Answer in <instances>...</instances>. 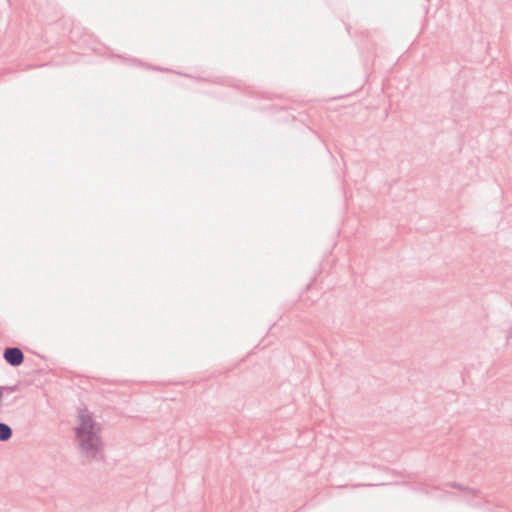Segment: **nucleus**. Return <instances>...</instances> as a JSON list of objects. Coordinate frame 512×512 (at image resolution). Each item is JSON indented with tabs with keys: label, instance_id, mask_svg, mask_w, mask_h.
<instances>
[{
	"label": "nucleus",
	"instance_id": "obj_1",
	"mask_svg": "<svg viewBox=\"0 0 512 512\" xmlns=\"http://www.w3.org/2000/svg\"><path fill=\"white\" fill-rule=\"evenodd\" d=\"M102 427L86 408L78 410V425L75 437L80 455L89 462L105 460L104 443L101 438Z\"/></svg>",
	"mask_w": 512,
	"mask_h": 512
},
{
	"label": "nucleus",
	"instance_id": "obj_2",
	"mask_svg": "<svg viewBox=\"0 0 512 512\" xmlns=\"http://www.w3.org/2000/svg\"><path fill=\"white\" fill-rule=\"evenodd\" d=\"M3 358L9 365L17 367L23 363L24 354L18 347H7L4 350Z\"/></svg>",
	"mask_w": 512,
	"mask_h": 512
},
{
	"label": "nucleus",
	"instance_id": "obj_3",
	"mask_svg": "<svg viewBox=\"0 0 512 512\" xmlns=\"http://www.w3.org/2000/svg\"><path fill=\"white\" fill-rule=\"evenodd\" d=\"M12 435V428L8 424L0 422V442H6L10 440Z\"/></svg>",
	"mask_w": 512,
	"mask_h": 512
},
{
	"label": "nucleus",
	"instance_id": "obj_4",
	"mask_svg": "<svg viewBox=\"0 0 512 512\" xmlns=\"http://www.w3.org/2000/svg\"><path fill=\"white\" fill-rule=\"evenodd\" d=\"M466 493H467L468 496L471 495L473 498H481L480 497V493L478 491H476V490L467 489Z\"/></svg>",
	"mask_w": 512,
	"mask_h": 512
},
{
	"label": "nucleus",
	"instance_id": "obj_5",
	"mask_svg": "<svg viewBox=\"0 0 512 512\" xmlns=\"http://www.w3.org/2000/svg\"><path fill=\"white\" fill-rule=\"evenodd\" d=\"M452 487H455V488H462L460 485L458 484H452Z\"/></svg>",
	"mask_w": 512,
	"mask_h": 512
},
{
	"label": "nucleus",
	"instance_id": "obj_6",
	"mask_svg": "<svg viewBox=\"0 0 512 512\" xmlns=\"http://www.w3.org/2000/svg\"><path fill=\"white\" fill-rule=\"evenodd\" d=\"M471 504H472V505H478V504H479V502H478V501H471Z\"/></svg>",
	"mask_w": 512,
	"mask_h": 512
},
{
	"label": "nucleus",
	"instance_id": "obj_7",
	"mask_svg": "<svg viewBox=\"0 0 512 512\" xmlns=\"http://www.w3.org/2000/svg\"><path fill=\"white\" fill-rule=\"evenodd\" d=\"M427 2H430L431 0H426Z\"/></svg>",
	"mask_w": 512,
	"mask_h": 512
}]
</instances>
